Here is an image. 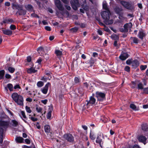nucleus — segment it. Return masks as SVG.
<instances>
[{
	"instance_id": "51",
	"label": "nucleus",
	"mask_w": 148,
	"mask_h": 148,
	"mask_svg": "<svg viewBox=\"0 0 148 148\" xmlns=\"http://www.w3.org/2000/svg\"><path fill=\"white\" fill-rule=\"evenodd\" d=\"M138 88L139 89H142L143 88V86L142 84H138Z\"/></svg>"
},
{
	"instance_id": "2",
	"label": "nucleus",
	"mask_w": 148,
	"mask_h": 148,
	"mask_svg": "<svg viewBox=\"0 0 148 148\" xmlns=\"http://www.w3.org/2000/svg\"><path fill=\"white\" fill-rule=\"evenodd\" d=\"M95 96L99 101H103L106 99V94L101 92H96Z\"/></svg>"
},
{
	"instance_id": "56",
	"label": "nucleus",
	"mask_w": 148,
	"mask_h": 148,
	"mask_svg": "<svg viewBox=\"0 0 148 148\" xmlns=\"http://www.w3.org/2000/svg\"><path fill=\"white\" fill-rule=\"evenodd\" d=\"M111 37L112 38H116L115 39H118V36L115 34H113L111 36Z\"/></svg>"
},
{
	"instance_id": "64",
	"label": "nucleus",
	"mask_w": 148,
	"mask_h": 148,
	"mask_svg": "<svg viewBox=\"0 0 148 148\" xmlns=\"http://www.w3.org/2000/svg\"><path fill=\"white\" fill-rule=\"evenodd\" d=\"M22 148H31L30 147H28L26 145H24L22 146Z\"/></svg>"
},
{
	"instance_id": "1",
	"label": "nucleus",
	"mask_w": 148,
	"mask_h": 148,
	"mask_svg": "<svg viewBox=\"0 0 148 148\" xmlns=\"http://www.w3.org/2000/svg\"><path fill=\"white\" fill-rule=\"evenodd\" d=\"M51 78V75L50 72L47 71L46 72L45 75L41 77V81L38 82L37 83H43L46 82L48 80H49Z\"/></svg>"
},
{
	"instance_id": "10",
	"label": "nucleus",
	"mask_w": 148,
	"mask_h": 148,
	"mask_svg": "<svg viewBox=\"0 0 148 148\" xmlns=\"http://www.w3.org/2000/svg\"><path fill=\"white\" fill-rule=\"evenodd\" d=\"M12 6L13 9H16L18 10V11L23 9V7L22 5H18L16 3H13L12 4Z\"/></svg>"
},
{
	"instance_id": "25",
	"label": "nucleus",
	"mask_w": 148,
	"mask_h": 148,
	"mask_svg": "<svg viewBox=\"0 0 148 148\" xmlns=\"http://www.w3.org/2000/svg\"><path fill=\"white\" fill-rule=\"evenodd\" d=\"M25 8L27 10L29 11H32L33 10L32 6L30 5H25Z\"/></svg>"
},
{
	"instance_id": "46",
	"label": "nucleus",
	"mask_w": 148,
	"mask_h": 148,
	"mask_svg": "<svg viewBox=\"0 0 148 148\" xmlns=\"http://www.w3.org/2000/svg\"><path fill=\"white\" fill-rule=\"evenodd\" d=\"M74 81L76 83L79 82V79L77 77H75V78Z\"/></svg>"
},
{
	"instance_id": "3",
	"label": "nucleus",
	"mask_w": 148,
	"mask_h": 148,
	"mask_svg": "<svg viewBox=\"0 0 148 148\" xmlns=\"http://www.w3.org/2000/svg\"><path fill=\"white\" fill-rule=\"evenodd\" d=\"M96 101V99L94 97L92 96L90 97V98L89 100V101L88 100L86 101V102H87L86 105L87 107L88 108H89L93 105H95Z\"/></svg>"
},
{
	"instance_id": "36",
	"label": "nucleus",
	"mask_w": 148,
	"mask_h": 148,
	"mask_svg": "<svg viewBox=\"0 0 148 148\" xmlns=\"http://www.w3.org/2000/svg\"><path fill=\"white\" fill-rule=\"evenodd\" d=\"M7 86L10 91H11L13 90V86L12 84H8Z\"/></svg>"
},
{
	"instance_id": "13",
	"label": "nucleus",
	"mask_w": 148,
	"mask_h": 148,
	"mask_svg": "<svg viewBox=\"0 0 148 148\" xmlns=\"http://www.w3.org/2000/svg\"><path fill=\"white\" fill-rule=\"evenodd\" d=\"M102 135V134L101 133H99L97 136L96 142L97 143H99L101 146V143L102 142V139L100 138Z\"/></svg>"
},
{
	"instance_id": "24",
	"label": "nucleus",
	"mask_w": 148,
	"mask_h": 148,
	"mask_svg": "<svg viewBox=\"0 0 148 148\" xmlns=\"http://www.w3.org/2000/svg\"><path fill=\"white\" fill-rule=\"evenodd\" d=\"M55 53L56 56L59 57H60L62 54V52L59 50H56Z\"/></svg>"
},
{
	"instance_id": "44",
	"label": "nucleus",
	"mask_w": 148,
	"mask_h": 148,
	"mask_svg": "<svg viewBox=\"0 0 148 148\" xmlns=\"http://www.w3.org/2000/svg\"><path fill=\"white\" fill-rule=\"evenodd\" d=\"M124 69L127 72H129L130 71V67L128 66H125Z\"/></svg>"
},
{
	"instance_id": "29",
	"label": "nucleus",
	"mask_w": 148,
	"mask_h": 148,
	"mask_svg": "<svg viewBox=\"0 0 148 148\" xmlns=\"http://www.w3.org/2000/svg\"><path fill=\"white\" fill-rule=\"evenodd\" d=\"M13 22V20L12 19H8L4 20L3 22L5 23H12Z\"/></svg>"
},
{
	"instance_id": "27",
	"label": "nucleus",
	"mask_w": 148,
	"mask_h": 148,
	"mask_svg": "<svg viewBox=\"0 0 148 148\" xmlns=\"http://www.w3.org/2000/svg\"><path fill=\"white\" fill-rule=\"evenodd\" d=\"M17 13L20 15H25L26 14V12L25 10L22 9V10L18 11Z\"/></svg>"
},
{
	"instance_id": "37",
	"label": "nucleus",
	"mask_w": 148,
	"mask_h": 148,
	"mask_svg": "<svg viewBox=\"0 0 148 148\" xmlns=\"http://www.w3.org/2000/svg\"><path fill=\"white\" fill-rule=\"evenodd\" d=\"M147 129V127L146 124H143L142 125V129L144 131H146Z\"/></svg>"
},
{
	"instance_id": "55",
	"label": "nucleus",
	"mask_w": 148,
	"mask_h": 148,
	"mask_svg": "<svg viewBox=\"0 0 148 148\" xmlns=\"http://www.w3.org/2000/svg\"><path fill=\"white\" fill-rule=\"evenodd\" d=\"M25 142L27 144H29L30 143V141L28 139H26L25 140Z\"/></svg>"
},
{
	"instance_id": "30",
	"label": "nucleus",
	"mask_w": 148,
	"mask_h": 148,
	"mask_svg": "<svg viewBox=\"0 0 148 148\" xmlns=\"http://www.w3.org/2000/svg\"><path fill=\"white\" fill-rule=\"evenodd\" d=\"M5 73V71L3 70L0 71V79H1L3 78Z\"/></svg>"
},
{
	"instance_id": "5",
	"label": "nucleus",
	"mask_w": 148,
	"mask_h": 148,
	"mask_svg": "<svg viewBox=\"0 0 148 148\" xmlns=\"http://www.w3.org/2000/svg\"><path fill=\"white\" fill-rule=\"evenodd\" d=\"M73 2L71 1L70 3L73 9L76 10L77 9V7L80 5L79 3L78 0H73Z\"/></svg>"
},
{
	"instance_id": "31",
	"label": "nucleus",
	"mask_w": 148,
	"mask_h": 148,
	"mask_svg": "<svg viewBox=\"0 0 148 148\" xmlns=\"http://www.w3.org/2000/svg\"><path fill=\"white\" fill-rule=\"evenodd\" d=\"M130 39L132 40L134 43H138V40L136 38L131 37Z\"/></svg>"
},
{
	"instance_id": "61",
	"label": "nucleus",
	"mask_w": 148,
	"mask_h": 148,
	"mask_svg": "<svg viewBox=\"0 0 148 148\" xmlns=\"http://www.w3.org/2000/svg\"><path fill=\"white\" fill-rule=\"evenodd\" d=\"M144 91L146 93L148 94V88H146L144 89Z\"/></svg>"
},
{
	"instance_id": "20",
	"label": "nucleus",
	"mask_w": 148,
	"mask_h": 148,
	"mask_svg": "<svg viewBox=\"0 0 148 148\" xmlns=\"http://www.w3.org/2000/svg\"><path fill=\"white\" fill-rule=\"evenodd\" d=\"M130 107L134 111H138L139 110L138 107H137L134 104H131L130 105Z\"/></svg>"
},
{
	"instance_id": "33",
	"label": "nucleus",
	"mask_w": 148,
	"mask_h": 148,
	"mask_svg": "<svg viewBox=\"0 0 148 148\" xmlns=\"http://www.w3.org/2000/svg\"><path fill=\"white\" fill-rule=\"evenodd\" d=\"M8 70L11 73H13L15 70L14 68L12 67H9L8 68Z\"/></svg>"
},
{
	"instance_id": "43",
	"label": "nucleus",
	"mask_w": 148,
	"mask_h": 148,
	"mask_svg": "<svg viewBox=\"0 0 148 148\" xmlns=\"http://www.w3.org/2000/svg\"><path fill=\"white\" fill-rule=\"evenodd\" d=\"M147 67V65H141L140 66V68L141 70H145Z\"/></svg>"
},
{
	"instance_id": "23",
	"label": "nucleus",
	"mask_w": 148,
	"mask_h": 148,
	"mask_svg": "<svg viewBox=\"0 0 148 148\" xmlns=\"http://www.w3.org/2000/svg\"><path fill=\"white\" fill-rule=\"evenodd\" d=\"M103 8L106 10H109L107 6V3L106 1H104L103 2Z\"/></svg>"
},
{
	"instance_id": "42",
	"label": "nucleus",
	"mask_w": 148,
	"mask_h": 148,
	"mask_svg": "<svg viewBox=\"0 0 148 148\" xmlns=\"http://www.w3.org/2000/svg\"><path fill=\"white\" fill-rule=\"evenodd\" d=\"M78 30V28L76 27L72 28L71 29V31L73 32H77Z\"/></svg>"
},
{
	"instance_id": "7",
	"label": "nucleus",
	"mask_w": 148,
	"mask_h": 148,
	"mask_svg": "<svg viewBox=\"0 0 148 148\" xmlns=\"http://www.w3.org/2000/svg\"><path fill=\"white\" fill-rule=\"evenodd\" d=\"M132 26V25L131 23L125 24L124 26V31L127 32L129 30H130Z\"/></svg>"
},
{
	"instance_id": "52",
	"label": "nucleus",
	"mask_w": 148,
	"mask_h": 148,
	"mask_svg": "<svg viewBox=\"0 0 148 148\" xmlns=\"http://www.w3.org/2000/svg\"><path fill=\"white\" fill-rule=\"evenodd\" d=\"M11 76L8 74H6L5 75V77L7 79L11 78Z\"/></svg>"
},
{
	"instance_id": "47",
	"label": "nucleus",
	"mask_w": 148,
	"mask_h": 148,
	"mask_svg": "<svg viewBox=\"0 0 148 148\" xmlns=\"http://www.w3.org/2000/svg\"><path fill=\"white\" fill-rule=\"evenodd\" d=\"M12 122L13 123V125L14 126H16L18 125V122L15 120H13L12 121Z\"/></svg>"
},
{
	"instance_id": "41",
	"label": "nucleus",
	"mask_w": 148,
	"mask_h": 148,
	"mask_svg": "<svg viewBox=\"0 0 148 148\" xmlns=\"http://www.w3.org/2000/svg\"><path fill=\"white\" fill-rule=\"evenodd\" d=\"M10 28L11 30H14L16 29V27L14 25H11L10 26Z\"/></svg>"
},
{
	"instance_id": "34",
	"label": "nucleus",
	"mask_w": 148,
	"mask_h": 148,
	"mask_svg": "<svg viewBox=\"0 0 148 148\" xmlns=\"http://www.w3.org/2000/svg\"><path fill=\"white\" fill-rule=\"evenodd\" d=\"M36 111L38 113L41 112V111L42 110V109L41 108L38 106H36Z\"/></svg>"
},
{
	"instance_id": "9",
	"label": "nucleus",
	"mask_w": 148,
	"mask_h": 148,
	"mask_svg": "<svg viewBox=\"0 0 148 148\" xmlns=\"http://www.w3.org/2000/svg\"><path fill=\"white\" fill-rule=\"evenodd\" d=\"M129 57L128 54L126 53H122L119 57L120 59L122 60H126Z\"/></svg>"
},
{
	"instance_id": "32",
	"label": "nucleus",
	"mask_w": 148,
	"mask_h": 148,
	"mask_svg": "<svg viewBox=\"0 0 148 148\" xmlns=\"http://www.w3.org/2000/svg\"><path fill=\"white\" fill-rule=\"evenodd\" d=\"M90 139L92 140H94L95 138V134L93 132H90Z\"/></svg>"
},
{
	"instance_id": "58",
	"label": "nucleus",
	"mask_w": 148,
	"mask_h": 148,
	"mask_svg": "<svg viewBox=\"0 0 148 148\" xmlns=\"http://www.w3.org/2000/svg\"><path fill=\"white\" fill-rule=\"evenodd\" d=\"M104 30L107 32H109L110 31V30L107 27H105L104 28Z\"/></svg>"
},
{
	"instance_id": "53",
	"label": "nucleus",
	"mask_w": 148,
	"mask_h": 148,
	"mask_svg": "<svg viewBox=\"0 0 148 148\" xmlns=\"http://www.w3.org/2000/svg\"><path fill=\"white\" fill-rule=\"evenodd\" d=\"M54 1L55 5L61 2L60 0H54Z\"/></svg>"
},
{
	"instance_id": "45",
	"label": "nucleus",
	"mask_w": 148,
	"mask_h": 148,
	"mask_svg": "<svg viewBox=\"0 0 148 148\" xmlns=\"http://www.w3.org/2000/svg\"><path fill=\"white\" fill-rule=\"evenodd\" d=\"M132 61L130 60H128L126 61V63L128 65L132 64Z\"/></svg>"
},
{
	"instance_id": "63",
	"label": "nucleus",
	"mask_w": 148,
	"mask_h": 148,
	"mask_svg": "<svg viewBox=\"0 0 148 148\" xmlns=\"http://www.w3.org/2000/svg\"><path fill=\"white\" fill-rule=\"evenodd\" d=\"M47 102V99H45V100H41V102L45 104H46Z\"/></svg>"
},
{
	"instance_id": "21",
	"label": "nucleus",
	"mask_w": 148,
	"mask_h": 148,
	"mask_svg": "<svg viewBox=\"0 0 148 148\" xmlns=\"http://www.w3.org/2000/svg\"><path fill=\"white\" fill-rule=\"evenodd\" d=\"M23 138L20 136H18L16 138L15 140L18 143H21L23 142Z\"/></svg>"
},
{
	"instance_id": "26",
	"label": "nucleus",
	"mask_w": 148,
	"mask_h": 148,
	"mask_svg": "<svg viewBox=\"0 0 148 148\" xmlns=\"http://www.w3.org/2000/svg\"><path fill=\"white\" fill-rule=\"evenodd\" d=\"M8 125V123L7 122L1 121H0V126L6 127Z\"/></svg>"
},
{
	"instance_id": "49",
	"label": "nucleus",
	"mask_w": 148,
	"mask_h": 148,
	"mask_svg": "<svg viewBox=\"0 0 148 148\" xmlns=\"http://www.w3.org/2000/svg\"><path fill=\"white\" fill-rule=\"evenodd\" d=\"M42 61V60L41 58H39L37 61L36 62H37L39 64H40L41 62Z\"/></svg>"
},
{
	"instance_id": "17",
	"label": "nucleus",
	"mask_w": 148,
	"mask_h": 148,
	"mask_svg": "<svg viewBox=\"0 0 148 148\" xmlns=\"http://www.w3.org/2000/svg\"><path fill=\"white\" fill-rule=\"evenodd\" d=\"M145 36V34L143 32V31L142 30L139 31V33L138 34V36L139 38L141 40L143 39V38Z\"/></svg>"
},
{
	"instance_id": "35",
	"label": "nucleus",
	"mask_w": 148,
	"mask_h": 148,
	"mask_svg": "<svg viewBox=\"0 0 148 148\" xmlns=\"http://www.w3.org/2000/svg\"><path fill=\"white\" fill-rule=\"evenodd\" d=\"M21 115H20L21 117L22 118H24L25 119H26V117L25 114V112L23 111H21Z\"/></svg>"
},
{
	"instance_id": "40",
	"label": "nucleus",
	"mask_w": 148,
	"mask_h": 148,
	"mask_svg": "<svg viewBox=\"0 0 148 148\" xmlns=\"http://www.w3.org/2000/svg\"><path fill=\"white\" fill-rule=\"evenodd\" d=\"M51 111L50 110L49 111L48 113L47 116V117L48 119H49L51 117Z\"/></svg>"
},
{
	"instance_id": "11",
	"label": "nucleus",
	"mask_w": 148,
	"mask_h": 148,
	"mask_svg": "<svg viewBox=\"0 0 148 148\" xmlns=\"http://www.w3.org/2000/svg\"><path fill=\"white\" fill-rule=\"evenodd\" d=\"M15 102L20 105H23V97L21 96L20 95L18 98Z\"/></svg>"
},
{
	"instance_id": "6",
	"label": "nucleus",
	"mask_w": 148,
	"mask_h": 148,
	"mask_svg": "<svg viewBox=\"0 0 148 148\" xmlns=\"http://www.w3.org/2000/svg\"><path fill=\"white\" fill-rule=\"evenodd\" d=\"M64 138L70 142L73 141V138L71 134H66L64 135Z\"/></svg>"
},
{
	"instance_id": "54",
	"label": "nucleus",
	"mask_w": 148,
	"mask_h": 148,
	"mask_svg": "<svg viewBox=\"0 0 148 148\" xmlns=\"http://www.w3.org/2000/svg\"><path fill=\"white\" fill-rule=\"evenodd\" d=\"M43 49V48L42 47H40L38 48L37 49V51L38 52L40 53V52H41Z\"/></svg>"
},
{
	"instance_id": "8",
	"label": "nucleus",
	"mask_w": 148,
	"mask_h": 148,
	"mask_svg": "<svg viewBox=\"0 0 148 148\" xmlns=\"http://www.w3.org/2000/svg\"><path fill=\"white\" fill-rule=\"evenodd\" d=\"M121 3L125 8L129 9L130 8V3L126 1H124L122 0H120Z\"/></svg>"
},
{
	"instance_id": "15",
	"label": "nucleus",
	"mask_w": 148,
	"mask_h": 148,
	"mask_svg": "<svg viewBox=\"0 0 148 148\" xmlns=\"http://www.w3.org/2000/svg\"><path fill=\"white\" fill-rule=\"evenodd\" d=\"M2 31L3 33L8 35H11L12 34V31L9 29H4L2 28Z\"/></svg>"
},
{
	"instance_id": "62",
	"label": "nucleus",
	"mask_w": 148,
	"mask_h": 148,
	"mask_svg": "<svg viewBox=\"0 0 148 148\" xmlns=\"http://www.w3.org/2000/svg\"><path fill=\"white\" fill-rule=\"evenodd\" d=\"M31 15L32 17H37L38 18L39 17L36 14H34V13L32 14H31Z\"/></svg>"
},
{
	"instance_id": "39",
	"label": "nucleus",
	"mask_w": 148,
	"mask_h": 148,
	"mask_svg": "<svg viewBox=\"0 0 148 148\" xmlns=\"http://www.w3.org/2000/svg\"><path fill=\"white\" fill-rule=\"evenodd\" d=\"M105 21L106 22V24L108 25L112 24L113 22V21L112 20H108L107 21Z\"/></svg>"
},
{
	"instance_id": "60",
	"label": "nucleus",
	"mask_w": 148,
	"mask_h": 148,
	"mask_svg": "<svg viewBox=\"0 0 148 148\" xmlns=\"http://www.w3.org/2000/svg\"><path fill=\"white\" fill-rule=\"evenodd\" d=\"M45 29L48 31H50L51 30V28L49 26H46L45 27Z\"/></svg>"
},
{
	"instance_id": "14",
	"label": "nucleus",
	"mask_w": 148,
	"mask_h": 148,
	"mask_svg": "<svg viewBox=\"0 0 148 148\" xmlns=\"http://www.w3.org/2000/svg\"><path fill=\"white\" fill-rule=\"evenodd\" d=\"M147 138L144 136L141 135L138 138V140L140 142L143 143L144 144L146 143Z\"/></svg>"
},
{
	"instance_id": "38",
	"label": "nucleus",
	"mask_w": 148,
	"mask_h": 148,
	"mask_svg": "<svg viewBox=\"0 0 148 148\" xmlns=\"http://www.w3.org/2000/svg\"><path fill=\"white\" fill-rule=\"evenodd\" d=\"M25 109L27 112L30 113L32 112V110L30 109V108L28 107L27 106H26Z\"/></svg>"
},
{
	"instance_id": "4",
	"label": "nucleus",
	"mask_w": 148,
	"mask_h": 148,
	"mask_svg": "<svg viewBox=\"0 0 148 148\" xmlns=\"http://www.w3.org/2000/svg\"><path fill=\"white\" fill-rule=\"evenodd\" d=\"M110 12L109 10L102 11L101 12V15L102 18L106 21L109 19V16Z\"/></svg>"
},
{
	"instance_id": "59",
	"label": "nucleus",
	"mask_w": 148,
	"mask_h": 148,
	"mask_svg": "<svg viewBox=\"0 0 148 148\" xmlns=\"http://www.w3.org/2000/svg\"><path fill=\"white\" fill-rule=\"evenodd\" d=\"M31 60V58L30 56H29L27 58V61L28 62H30Z\"/></svg>"
},
{
	"instance_id": "19",
	"label": "nucleus",
	"mask_w": 148,
	"mask_h": 148,
	"mask_svg": "<svg viewBox=\"0 0 148 148\" xmlns=\"http://www.w3.org/2000/svg\"><path fill=\"white\" fill-rule=\"evenodd\" d=\"M20 95H18L16 93H13L12 95V97L15 101H17V99L18 98Z\"/></svg>"
},
{
	"instance_id": "28",
	"label": "nucleus",
	"mask_w": 148,
	"mask_h": 148,
	"mask_svg": "<svg viewBox=\"0 0 148 148\" xmlns=\"http://www.w3.org/2000/svg\"><path fill=\"white\" fill-rule=\"evenodd\" d=\"M45 130L46 132L49 133L50 132V129L49 126L46 125L45 126Z\"/></svg>"
},
{
	"instance_id": "50",
	"label": "nucleus",
	"mask_w": 148,
	"mask_h": 148,
	"mask_svg": "<svg viewBox=\"0 0 148 148\" xmlns=\"http://www.w3.org/2000/svg\"><path fill=\"white\" fill-rule=\"evenodd\" d=\"M26 100L27 102H31L32 101V99L30 97H28L26 99Z\"/></svg>"
},
{
	"instance_id": "48",
	"label": "nucleus",
	"mask_w": 148,
	"mask_h": 148,
	"mask_svg": "<svg viewBox=\"0 0 148 148\" xmlns=\"http://www.w3.org/2000/svg\"><path fill=\"white\" fill-rule=\"evenodd\" d=\"M29 118H30L33 121H37L38 120V119L37 118H35V117H29Z\"/></svg>"
},
{
	"instance_id": "57",
	"label": "nucleus",
	"mask_w": 148,
	"mask_h": 148,
	"mask_svg": "<svg viewBox=\"0 0 148 148\" xmlns=\"http://www.w3.org/2000/svg\"><path fill=\"white\" fill-rule=\"evenodd\" d=\"M65 4H67L69 3V0H61Z\"/></svg>"
},
{
	"instance_id": "16",
	"label": "nucleus",
	"mask_w": 148,
	"mask_h": 148,
	"mask_svg": "<svg viewBox=\"0 0 148 148\" xmlns=\"http://www.w3.org/2000/svg\"><path fill=\"white\" fill-rule=\"evenodd\" d=\"M49 88V84H46L45 86L41 90L42 92L44 94H46Z\"/></svg>"
},
{
	"instance_id": "12",
	"label": "nucleus",
	"mask_w": 148,
	"mask_h": 148,
	"mask_svg": "<svg viewBox=\"0 0 148 148\" xmlns=\"http://www.w3.org/2000/svg\"><path fill=\"white\" fill-rule=\"evenodd\" d=\"M37 68H35L34 67L33 65L32 67L27 69V72L28 73H35L37 71Z\"/></svg>"
},
{
	"instance_id": "18",
	"label": "nucleus",
	"mask_w": 148,
	"mask_h": 148,
	"mask_svg": "<svg viewBox=\"0 0 148 148\" xmlns=\"http://www.w3.org/2000/svg\"><path fill=\"white\" fill-rule=\"evenodd\" d=\"M139 64L138 62L136 60H134L132 61V66L135 68L138 66Z\"/></svg>"
},
{
	"instance_id": "22",
	"label": "nucleus",
	"mask_w": 148,
	"mask_h": 148,
	"mask_svg": "<svg viewBox=\"0 0 148 148\" xmlns=\"http://www.w3.org/2000/svg\"><path fill=\"white\" fill-rule=\"evenodd\" d=\"M56 7L58 8L60 10L62 11L64 9V8L63 7L61 3V2L59 3L56 5Z\"/></svg>"
}]
</instances>
